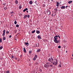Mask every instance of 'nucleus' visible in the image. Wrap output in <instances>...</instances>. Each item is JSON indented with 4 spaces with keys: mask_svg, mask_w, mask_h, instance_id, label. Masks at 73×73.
I'll list each match as a JSON object with an SVG mask.
<instances>
[{
    "mask_svg": "<svg viewBox=\"0 0 73 73\" xmlns=\"http://www.w3.org/2000/svg\"><path fill=\"white\" fill-rule=\"evenodd\" d=\"M58 36L57 35H56L54 37V41L56 43H60V40L58 39Z\"/></svg>",
    "mask_w": 73,
    "mask_h": 73,
    "instance_id": "f257e3e1",
    "label": "nucleus"
},
{
    "mask_svg": "<svg viewBox=\"0 0 73 73\" xmlns=\"http://www.w3.org/2000/svg\"><path fill=\"white\" fill-rule=\"evenodd\" d=\"M53 61L52 64L55 66L57 65V64H58V62L57 61V59H54L53 60Z\"/></svg>",
    "mask_w": 73,
    "mask_h": 73,
    "instance_id": "f03ea898",
    "label": "nucleus"
},
{
    "mask_svg": "<svg viewBox=\"0 0 73 73\" xmlns=\"http://www.w3.org/2000/svg\"><path fill=\"white\" fill-rule=\"evenodd\" d=\"M46 64H44V67L46 68H49L50 66V65H49V62H47L46 63Z\"/></svg>",
    "mask_w": 73,
    "mask_h": 73,
    "instance_id": "7ed1b4c3",
    "label": "nucleus"
},
{
    "mask_svg": "<svg viewBox=\"0 0 73 73\" xmlns=\"http://www.w3.org/2000/svg\"><path fill=\"white\" fill-rule=\"evenodd\" d=\"M46 12L48 15H50L51 14V13L50 12V10H49V9L47 10Z\"/></svg>",
    "mask_w": 73,
    "mask_h": 73,
    "instance_id": "20e7f679",
    "label": "nucleus"
},
{
    "mask_svg": "<svg viewBox=\"0 0 73 73\" xmlns=\"http://www.w3.org/2000/svg\"><path fill=\"white\" fill-rule=\"evenodd\" d=\"M51 61H53V58L52 57H51L50 58H49L48 60V61L49 62H51Z\"/></svg>",
    "mask_w": 73,
    "mask_h": 73,
    "instance_id": "39448f33",
    "label": "nucleus"
},
{
    "mask_svg": "<svg viewBox=\"0 0 73 73\" xmlns=\"http://www.w3.org/2000/svg\"><path fill=\"white\" fill-rule=\"evenodd\" d=\"M3 34H2L3 36H5V30H4L3 31Z\"/></svg>",
    "mask_w": 73,
    "mask_h": 73,
    "instance_id": "423d86ee",
    "label": "nucleus"
},
{
    "mask_svg": "<svg viewBox=\"0 0 73 73\" xmlns=\"http://www.w3.org/2000/svg\"><path fill=\"white\" fill-rule=\"evenodd\" d=\"M41 52V49H37L36 50V52L37 53H38V52Z\"/></svg>",
    "mask_w": 73,
    "mask_h": 73,
    "instance_id": "0eeeda50",
    "label": "nucleus"
},
{
    "mask_svg": "<svg viewBox=\"0 0 73 73\" xmlns=\"http://www.w3.org/2000/svg\"><path fill=\"white\" fill-rule=\"evenodd\" d=\"M56 15V13H53L52 14V16H55Z\"/></svg>",
    "mask_w": 73,
    "mask_h": 73,
    "instance_id": "6e6552de",
    "label": "nucleus"
},
{
    "mask_svg": "<svg viewBox=\"0 0 73 73\" xmlns=\"http://www.w3.org/2000/svg\"><path fill=\"white\" fill-rule=\"evenodd\" d=\"M36 47H39V45L38 43H36L35 44Z\"/></svg>",
    "mask_w": 73,
    "mask_h": 73,
    "instance_id": "1a4fd4ad",
    "label": "nucleus"
},
{
    "mask_svg": "<svg viewBox=\"0 0 73 73\" xmlns=\"http://www.w3.org/2000/svg\"><path fill=\"white\" fill-rule=\"evenodd\" d=\"M23 51L24 53H26V52H27V51L26 50V49H25V47L23 48Z\"/></svg>",
    "mask_w": 73,
    "mask_h": 73,
    "instance_id": "9d476101",
    "label": "nucleus"
},
{
    "mask_svg": "<svg viewBox=\"0 0 73 73\" xmlns=\"http://www.w3.org/2000/svg\"><path fill=\"white\" fill-rule=\"evenodd\" d=\"M15 3L16 5L18 4V1L16 0L15 1Z\"/></svg>",
    "mask_w": 73,
    "mask_h": 73,
    "instance_id": "9b49d317",
    "label": "nucleus"
},
{
    "mask_svg": "<svg viewBox=\"0 0 73 73\" xmlns=\"http://www.w3.org/2000/svg\"><path fill=\"white\" fill-rule=\"evenodd\" d=\"M37 38L38 39H41V36L40 35H38L37 36Z\"/></svg>",
    "mask_w": 73,
    "mask_h": 73,
    "instance_id": "f8f14e48",
    "label": "nucleus"
},
{
    "mask_svg": "<svg viewBox=\"0 0 73 73\" xmlns=\"http://www.w3.org/2000/svg\"><path fill=\"white\" fill-rule=\"evenodd\" d=\"M27 10H28V8H26L25 9H24L23 10V12H25V11H27Z\"/></svg>",
    "mask_w": 73,
    "mask_h": 73,
    "instance_id": "ddd939ff",
    "label": "nucleus"
},
{
    "mask_svg": "<svg viewBox=\"0 0 73 73\" xmlns=\"http://www.w3.org/2000/svg\"><path fill=\"white\" fill-rule=\"evenodd\" d=\"M60 8H61V9H65V6H62L60 7Z\"/></svg>",
    "mask_w": 73,
    "mask_h": 73,
    "instance_id": "4468645a",
    "label": "nucleus"
},
{
    "mask_svg": "<svg viewBox=\"0 0 73 73\" xmlns=\"http://www.w3.org/2000/svg\"><path fill=\"white\" fill-rule=\"evenodd\" d=\"M29 3L31 5L32 4V3H33V1H31L29 2Z\"/></svg>",
    "mask_w": 73,
    "mask_h": 73,
    "instance_id": "2eb2a0df",
    "label": "nucleus"
},
{
    "mask_svg": "<svg viewBox=\"0 0 73 73\" xmlns=\"http://www.w3.org/2000/svg\"><path fill=\"white\" fill-rule=\"evenodd\" d=\"M36 33H37L38 34H39L40 33V31H36Z\"/></svg>",
    "mask_w": 73,
    "mask_h": 73,
    "instance_id": "dca6fc26",
    "label": "nucleus"
},
{
    "mask_svg": "<svg viewBox=\"0 0 73 73\" xmlns=\"http://www.w3.org/2000/svg\"><path fill=\"white\" fill-rule=\"evenodd\" d=\"M25 44L26 45H29V43H28V42H24Z\"/></svg>",
    "mask_w": 73,
    "mask_h": 73,
    "instance_id": "f3484780",
    "label": "nucleus"
},
{
    "mask_svg": "<svg viewBox=\"0 0 73 73\" xmlns=\"http://www.w3.org/2000/svg\"><path fill=\"white\" fill-rule=\"evenodd\" d=\"M54 10L55 11H54V12H57V11H58V10H57V9H56V8H55L54 9Z\"/></svg>",
    "mask_w": 73,
    "mask_h": 73,
    "instance_id": "a211bd4d",
    "label": "nucleus"
},
{
    "mask_svg": "<svg viewBox=\"0 0 73 73\" xmlns=\"http://www.w3.org/2000/svg\"><path fill=\"white\" fill-rule=\"evenodd\" d=\"M22 8V7H21V5H20L19 6V9H21Z\"/></svg>",
    "mask_w": 73,
    "mask_h": 73,
    "instance_id": "6ab92c4d",
    "label": "nucleus"
},
{
    "mask_svg": "<svg viewBox=\"0 0 73 73\" xmlns=\"http://www.w3.org/2000/svg\"><path fill=\"white\" fill-rule=\"evenodd\" d=\"M6 33L7 34H9V32L8 31H6Z\"/></svg>",
    "mask_w": 73,
    "mask_h": 73,
    "instance_id": "aec40b11",
    "label": "nucleus"
},
{
    "mask_svg": "<svg viewBox=\"0 0 73 73\" xmlns=\"http://www.w3.org/2000/svg\"><path fill=\"white\" fill-rule=\"evenodd\" d=\"M59 5V3L58 2H57V5H56V6L57 7H58Z\"/></svg>",
    "mask_w": 73,
    "mask_h": 73,
    "instance_id": "412c9836",
    "label": "nucleus"
},
{
    "mask_svg": "<svg viewBox=\"0 0 73 73\" xmlns=\"http://www.w3.org/2000/svg\"><path fill=\"white\" fill-rule=\"evenodd\" d=\"M71 3H72V1H69L68 2V4H70Z\"/></svg>",
    "mask_w": 73,
    "mask_h": 73,
    "instance_id": "4be33fe9",
    "label": "nucleus"
},
{
    "mask_svg": "<svg viewBox=\"0 0 73 73\" xmlns=\"http://www.w3.org/2000/svg\"><path fill=\"white\" fill-rule=\"evenodd\" d=\"M6 38V37H5V36H3V40H5Z\"/></svg>",
    "mask_w": 73,
    "mask_h": 73,
    "instance_id": "5701e85b",
    "label": "nucleus"
},
{
    "mask_svg": "<svg viewBox=\"0 0 73 73\" xmlns=\"http://www.w3.org/2000/svg\"><path fill=\"white\" fill-rule=\"evenodd\" d=\"M34 58L36 59V58H37V55H35Z\"/></svg>",
    "mask_w": 73,
    "mask_h": 73,
    "instance_id": "b1692460",
    "label": "nucleus"
},
{
    "mask_svg": "<svg viewBox=\"0 0 73 73\" xmlns=\"http://www.w3.org/2000/svg\"><path fill=\"white\" fill-rule=\"evenodd\" d=\"M35 30H34V31H33L31 33H35Z\"/></svg>",
    "mask_w": 73,
    "mask_h": 73,
    "instance_id": "393cba45",
    "label": "nucleus"
},
{
    "mask_svg": "<svg viewBox=\"0 0 73 73\" xmlns=\"http://www.w3.org/2000/svg\"><path fill=\"white\" fill-rule=\"evenodd\" d=\"M3 48V46H0V50H1V49H2Z\"/></svg>",
    "mask_w": 73,
    "mask_h": 73,
    "instance_id": "a878e982",
    "label": "nucleus"
},
{
    "mask_svg": "<svg viewBox=\"0 0 73 73\" xmlns=\"http://www.w3.org/2000/svg\"><path fill=\"white\" fill-rule=\"evenodd\" d=\"M42 6H43V7H44V8H45V4H43L42 5Z\"/></svg>",
    "mask_w": 73,
    "mask_h": 73,
    "instance_id": "bb28decb",
    "label": "nucleus"
},
{
    "mask_svg": "<svg viewBox=\"0 0 73 73\" xmlns=\"http://www.w3.org/2000/svg\"><path fill=\"white\" fill-rule=\"evenodd\" d=\"M16 27H19V25H16Z\"/></svg>",
    "mask_w": 73,
    "mask_h": 73,
    "instance_id": "cd10ccee",
    "label": "nucleus"
},
{
    "mask_svg": "<svg viewBox=\"0 0 73 73\" xmlns=\"http://www.w3.org/2000/svg\"><path fill=\"white\" fill-rule=\"evenodd\" d=\"M47 40L45 39H43V41L44 42H45V41H46Z\"/></svg>",
    "mask_w": 73,
    "mask_h": 73,
    "instance_id": "c85d7f7f",
    "label": "nucleus"
},
{
    "mask_svg": "<svg viewBox=\"0 0 73 73\" xmlns=\"http://www.w3.org/2000/svg\"><path fill=\"white\" fill-rule=\"evenodd\" d=\"M6 5V3L5 2H4L3 3V5Z\"/></svg>",
    "mask_w": 73,
    "mask_h": 73,
    "instance_id": "c756f323",
    "label": "nucleus"
},
{
    "mask_svg": "<svg viewBox=\"0 0 73 73\" xmlns=\"http://www.w3.org/2000/svg\"><path fill=\"white\" fill-rule=\"evenodd\" d=\"M2 42V39L1 38H0V42Z\"/></svg>",
    "mask_w": 73,
    "mask_h": 73,
    "instance_id": "7c9ffc66",
    "label": "nucleus"
},
{
    "mask_svg": "<svg viewBox=\"0 0 73 73\" xmlns=\"http://www.w3.org/2000/svg\"><path fill=\"white\" fill-rule=\"evenodd\" d=\"M27 17L28 18H29V17H30V16L29 15H27Z\"/></svg>",
    "mask_w": 73,
    "mask_h": 73,
    "instance_id": "2f4dec72",
    "label": "nucleus"
},
{
    "mask_svg": "<svg viewBox=\"0 0 73 73\" xmlns=\"http://www.w3.org/2000/svg\"><path fill=\"white\" fill-rule=\"evenodd\" d=\"M14 24H17V21H15L14 22Z\"/></svg>",
    "mask_w": 73,
    "mask_h": 73,
    "instance_id": "473e14b6",
    "label": "nucleus"
},
{
    "mask_svg": "<svg viewBox=\"0 0 73 73\" xmlns=\"http://www.w3.org/2000/svg\"><path fill=\"white\" fill-rule=\"evenodd\" d=\"M7 73H9V70H7L6 71Z\"/></svg>",
    "mask_w": 73,
    "mask_h": 73,
    "instance_id": "72a5a7b5",
    "label": "nucleus"
},
{
    "mask_svg": "<svg viewBox=\"0 0 73 73\" xmlns=\"http://www.w3.org/2000/svg\"><path fill=\"white\" fill-rule=\"evenodd\" d=\"M29 54H31L32 53V51H29Z\"/></svg>",
    "mask_w": 73,
    "mask_h": 73,
    "instance_id": "f704fd0d",
    "label": "nucleus"
},
{
    "mask_svg": "<svg viewBox=\"0 0 73 73\" xmlns=\"http://www.w3.org/2000/svg\"><path fill=\"white\" fill-rule=\"evenodd\" d=\"M38 64V62H35V64L36 65H37V64Z\"/></svg>",
    "mask_w": 73,
    "mask_h": 73,
    "instance_id": "c9c22d12",
    "label": "nucleus"
},
{
    "mask_svg": "<svg viewBox=\"0 0 73 73\" xmlns=\"http://www.w3.org/2000/svg\"><path fill=\"white\" fill-rule=\"evenodd\" d=\"M13 13H14L13 12V11H12V12H10L11 14H13Z\"/></svg>",
    "mask_w": 73,
    "mask_h": 73,
    "instance_id": "e433bc0d",
    "label": "nucleus"
},
{
    "mask_svg": "<svg viewBox=\"0 0 73 73\" xmlns=\"http://www.w3.org/2000/svg\"><path fill=\"white\" fill-rule=\"evenodd\" d=\"M50 67H52L53 66V65L50 64Z\"/></svg>",
    "mask_w": 73,
    "mask_h": 73,
    "instance_id": "4c0bfd02",
    "label": "nucleus"
},
{
    "mask_svg": "<svg viewBox=\"0 0 73 73\" xmlns=\"http://www.w3.org/2000/svg\"><path fill=\"white\" fill-rule=\"evenodd\" d=\"M36 58H33V60H34V61L36 60Z\"/></svg>",
    "mask_w": 73,
    "mask_h": 73,
    "instance_id": "58836bf2",
    "label": "nucleus"
},
{
    "mask_svg": "<svg viewBox=\"0 0 73 73\" xmlns=\"http://www.w3.org/2000/svg\"><path fill=\"white\" fill-rule=\"evenodd\" d=\"M12 37V36L11 35H10L9 36V38H11Z\"/></svg>",
    "mask_w": 73,
    "mask_h": 73,
    "instance_id": "ea45409f",
    "label": "nucleus"
},
{
    "mask_svg": "<svg viewBox=\"0 0 73 73\" xmlns=\"http://www.w3.org/2000/svg\"><path fill=\"white\" fill-rule=\"evenodd\" d=\"M58 48H61V46H59L58 47Z\"/></svg>",
    "mask_w": 73,
    "mask_h": 73,
    "instance_id": "a19ab883",
    "label": "nucleus"
},
{
    "mask_svg": "<svg viewBox=\"0 0 73 73\" xmlns=\"http://www.w3.org/2000/svg\"><path fill=\"white\" fill-rule=\"evenodd\" d=\"M59 67H61V64H60L59 65Z\"/></svg>",
    "mask_w": 73,
    "mask_h": 73,
    "instance_id": "79ce46f5",
    "label": "nucleus"
},
{
    "mask_svg": "<svg viewBox=\"0 0 73 73\" xmlns=\"http://www.w3.org/2000/svg\"><path fill=\"white\" fill-rule=\"evenodd\" d=\"M58 37L59 38H60V35H58Z\"/></svg>",
    "mask_w": 73,
    "mask_h": 73,
    "instance_id": "37998d69",
    "label": "nucleus"
},
{
    "mask_svg": "<svg viewBox=\"0 0 73 73\" xmlns=\"http://www.w3.org/2000/svg\"><path fill=\"white\" fill-rule=\"evenodd\" d=\"M11 57L12 58H13V59H14V56H11Z\"/></svg>",
    "mask_w": 73,
    "mask_h": 73,
    "instance_id": "c03bdc74",
    "label": "nucleus"
},
{
    "mask_svg": "<svg viewBox=\"0 0 73 73\" xmlns=\"http://www.w3.org/2000/svg\"><path fill=\"white\" fill-rule=\"evenodd\" d=\"M4 9L5 10H6V11L7 10V9H6V7H5L4 8Z\"/></svg>",
    "mask_w": 73,
    "mask_h": 73,
    "instance_id": "a18cd8bd",
    "label": "nucleus"
},
{
    "mask_svg": "<svg viewBox=\"0 0 73 73\" xmlns=\"http://www.w3.org/2000/svg\"><path fill=\"white\" fill-rule=\"evenodd\" d=\"M27 15H25V17H27Z\"/></svg>",
    "mask_w": 73,
    "mask_h": 73,
    "instance_id": "49530a36",
    "label": "nucleus"
},
{
    "mask_svg": "<svg viewBox=\"0 0 73 73\" xmlns=\"http://www.w3.org/2000/svg\"><path fill=\"white\" fill-rule=\"evenodd\" d=\"M0 60H3V59L2 58H0Z\"/></svg>",
    "mask_w": 73,
    "mask_h": 73,
    "instance_id": "de8ad7c7",
    "label": "nucleus"
},
{
    "mask_svg": "<svg viewBox=\"0 0 73 73\" xmlns=\"http://www.w3.org/2000/svg\"><path fill=\"white\" fill-rule=\"evenodd\" d=\"M20 34V33H18L17 35H17H17H19Z\"/></svg>",
    "mask_w": 73,
    "mask_h": 73,
    "instance_id": "09e8293b",
    "label": "nucleus"
},
{
    "mask_svg": "<svg viewBox=\"0 0 73 73\" xmlns=\"http://www.w3.org/2000/svg\"><path fill=\"white\" fill-rule=\"evenodd\" d=\"M26 18V17H25V16L24 17V19H25Z\"/></svg>",
    "mask_w": 73,
    "mask_h": 73,
    "instance_id": "8fccbe9b",
    "label": "nucleus"
},
{
    "mask_svg": "<svg viewBox=\"0 0 73 73\" xmlns=\"http://www.w3.org/2000/svg\"><path fill=\"white\" fill-rule=\"evenodd\" d=\"M6 9H8V8H7V7H6Z\"/></svg>",
    "mask_w": 73,
    "mask_h": 73,
    "instance_id": "3c124183",
    "label": "nucleus"
},
{
    "mask_svg": "<svg viewBox=\"0 0 73 73\" xmlns=\"http://www.w3.org/2000/svg\"><path fill=\"white\" fill-rule=\"evenodd\" d=\"M51 64H52V63H53V62L52 61V62H51Z\"/></svg>",
    "mask_w": 73,
    "mask_h": 73,
    "instance_id": "603ef678",
    "label": "nucleus"
},
{
    "mask_svg": "<svg viewBox=\"0 0 73 73\" xmlns=\"http://www.w3.org/2000/svg\"><path fill=\"white\" fill-rule=\"evenodd\" d=\"M35 4H36V1H35Z\"/></svg>",
    "mask_w": 73,
    "mask_h": 73,
    "instance_id": "864d4df0",
    "label": "nucleus"
},
{
    "mask_svg": "<svg viewBox=\"0 0 73 73\" xmlns=\"http://www.w3.org/2000/svg\"><path fill=\"white\" fill-rule=\"evenodd\" d=\"M11 16H13V15L11 14Z\"/></svg>",
    "mask_w": 73,
    "mask_h": 73,
    "instance_id": "5fc2aeb1",
    "label": "nucleus"
},
{
    "mask_svg": "<svg viewBox=\"0 0 73 73\" xmlns=\"http://www.w3.org/2000/svg\"><path fill=\"white\" fill-rule=\"evenodd\" d=\"M66 7H68V6H66Z\"/></svg>",
    "mask_w": 73,
    "mask_h": 73,
    "instance_id": "6e6d98bb",
    "label": "nucleus"
},
{
    "mask_svg": "<svg viewBox=\"0 0 73 73\" xmlns=\"http://www.w3.org/2000/svg\"><path fill=\"white\" fill-rule=\"evenodd\" d=\"M27 13H28V11H27Z\"/></svg>",
    "mask_w": 73,
    "mask_h": 73,
    "instance_id": "4d7b16f0",
    "label": "nucleus"
},
{
    "mask_svg": "<svg viewBox=\"0 0 73 73\" xmlns=\"http://www.w3.org/2000/svg\"><path fill=\"white\" fill-rule=\"evenodd\" d=\"M49 71H50V70H51L50 69H49Z\"/></svg>",
    "mask_w": 73,
    "mask_h": 73,
    "instance_id": "13d9d810",
    "label": "nucleus"
},
{
    "mask_svg": "<svg viewBox=\"0 0 73 73\" xmlns=\"http://www.w3.org/2000/svg\"><path fill=\"white\" fill-rule=\"evenodd\" d=\"M15 40H17V39H16V38H15Z\"/></svg>",
    "mask_w": 73,
    "mask_h": 73,
    "instance_id": "bf43d9fd",
    "label": "nucleus"
},
{
    "mask_svg": "<svg viewBox=\"0 0 73 73\" xmlns=\"http://www.w3.org/2000/svg\"><path fill=\"white\" fill-rule=\"evenodd\" d=\"M51 1H53V0H50Z\"/></svg>",
    "mask_w": 73,
    "mask_h": 73,
    "instance_id": "052dcab7",
    "label": "nucleus"
},
{
    "mask_svg": "<svg viewBox=\"0 0 73 73\" xmlns=\"http://www.w3.org/2000/svg\"><path fill=\"white\" fill-rule=\"evenodd\" d=\"M21 57L22 56V55H21Z\"/></svg>",
    "mask_w": 73,
    "mask_h": 73,
    "instance_id": "680f3d73",
    "label": "nucleus"
},
{
    "mask_svg": "<svg viewBox=\"0 0 73 73\" xmlns=\"http://www.w3.org/2000/svg\"><path fill=\"white\" fill-rule=\"evenodd\" d=\"M0 1H1V0H0Z\"/></svg>",
    "mask_w": 73,
    "mask_h": 73,
    "instance_id": "e2e57ef3",
    "label": "nucleus"
},
{
    "mask_svg": "<svg viewBox=\"0 0 73 73\" xmlns=\"http://www.w3.org/2000/svg\"><path fill=\"white\" fill-rule=\"evenodd\" d=\"M66 53L67 52V51H66Z\"/></svg>",
    "mask_w": 73,
    "mask_h": 73,
    "instance_id": "0e129e2a",
    "label": "nucleus"
},
{
    "mask_svg": "<svg viewBox=\"0 0 73 73\" xmlns=\"http://www.w3.org/2000/svg\"><path fill=\"white\" fill-rule=\"evenodd\" d=\"M16 36H17V35H16Z\"/></svg>",
    "mask_w": 73,
    "mask_h": 73,
    "instance_id": "69168bd1",
    "label": "nucleus"
},
{
    "mask_svg": "<svg viewBox=\"0 0 73 73\" xmlns=\"http://www.w3.org/2000/svg\"><path fill=\"white\" fill-rule=\"evenodd\" d=\"M72 56H73V54H72Z\"/></svg>",
    "mask_w": 73,
    "mask_h": 73,
    "instance_id": "338daca9",
    "label": "nucleus"
},
{
    "mask_svg": "<svg viewBox=\"0 0 73 73\" xmlns=\"http://www.w3.org/2000/svg\"><path fill=\"white\" fill-rule=\"evenodd\" d=\"M36 73H37V72H36Z\"/></svg>",
    "mask_w": 73,
    "mask_h": 73,
    "instance_id": "774afa93",
    "label": "nucleus"
}]
</instances>
